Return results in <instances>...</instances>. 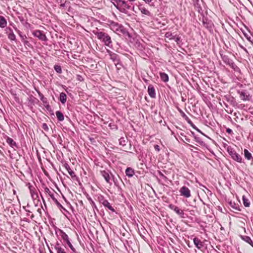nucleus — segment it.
<instances>
[{
	"mask_svg": "<svg viewBox=\"0 0 253 253\" xmlns=\"http://www.w3.org/2000/svg\"><path fill=\"white\" fill-rule=\"evenodd\" d=\"M116 4V7L121 12L127 14L128 10L130 9L131 4L125 0H114Z\"/></svg>",
	"mask_w": 253,
	"mask_h": 253,
	"instance_id": "nucleus-1",
	"label": "nucleus"
},
{
	"mask_svg": "<svg viewBox=\"0 0 253 253\" xmlns=\"http://www.w3.org/2000/svg\"><path fill=\"white\" fill-rule=\"evenodd\" d=\"M97 39L101 41L106 46L110 47L112 43L111 37L107 34L103 32H96L94 33Z\"/></svg>",
	"mask_w": 253,
	"mask_h": 253,
	"instance_id": "nucleus-2",
	"label": "nucleus"
},
{
	"mask_svg": "<svg viewBox=\"0 0 253 253\" xmlns=\"http://www.w3.org/2000/svg\"><path fill=\"white\" fill-rule=\"evenodd\" d=\"M227 151L234 161L240 163L243 162V159L241 156L239 154L237 153L233 148L229 146L227 148Z\"/></svg>",
	"mask_w": 253,
	"mask_h": 253,
	"instance_id": "nucleus-3",
	"label": "nucleus"
},
{
	"mask_svg": "<svg viewBox=\"0 0 253 253\" xmlns=\"http://www.w3.org/2000/svg\"><path fill=\"white\" fill-rule=\"evenodd\" d=\"M109 26L110 29L116 33L123 32V27L118 23L111 21L109 24Z\"/></svg>",
	"mask_w": 253,
	"mask_h": 253,
	"instance_id": "nucleus-4",
	"label": "nucleus"
},
{
	"mask_svg": "<svg viewBox=\"0 0 253 253\" xmlns=\"http://www.w3.org/2000/svg\"><path fill=\"white\" fill-rule=\"evenodd\" d=\"M33 35L42 41H46L47 37L43 31L36 30L33 32Z\"/></svg>",
	"mask_w": 253,
	"mask_h": 253,
	"instance_id": "nucleus-5",
	"label": "nucleus"
},
{
	"mask_svg": "<svg viewBox=\"0 0 253 253\" xmlns=\"http://www.w3.org/2000/svg\"><path fill=\"white\" fill-rule=\"evenodd\" d=\"M29 189L30 194H31L32 199L34 200H39L38 192H39V190H38V189L37 188L35 187V186L31 185H29Z\"/></svg>",
	"mask_w": 253,
	"mask_h": 253,
	"instance_id": "nucleus-6",
	"label": "nucleus"
},
{
	"mask_svg": "<svg viewBox=\"0 0 253 253\" xmlns=\"http://www.w3.org/2000/svg\"><path fill=\"white\" fill-rule=\"evenodd\" d=\"M179 193L181 196L186 198L191 196L190 190L185 186H183L180 188Z\"/></svg>",
	"mask_w": 253,
	"mask_h": 253,
	"instance_id": "nucleus-7",
	"label": "nucleus"
},
{
	"mask_svg": "<svg viewBox=\"0 0 253 253\" xmlns=\"http://www.w3.org/2000/svg\"><path fill=\"white\" fill-rule=\"evenodd\" d=\"M165 37L169 40H173L176 42L179 41L180 39L175 32L172 33L171 32H167L165 34Z\"/></svg>",
	"mask_w": 253,
	"mask_h": 253,
	"instance_id": "nucleus-8",
	"label": "nucleus"
},
{
	"mask_svg": "<svg viewBox=\"0 0 253 253\" xmlns=\"http://www.w3.org/2000/svg\"><path fill=\"white\" fill-rule=\"evenodd\" d=\"M60 236L62 239L67 244L71 249L74 250V248L69 241L68 236L62 230H60Z\"/></svg>",
	"mask_w": 253,
	"mask_h": 253,
	"instance_id": "nucleus-9",
	"label": "nucleus"
},
{
	"mask_svg": "<svg viewBox=\"0 0 253 253\" xmlns=\"http://www.w3.org/2000/svg\"><path fill=\"white\" fill-rule=\"evenodd\" d=\"M148 93L149 96L152 98H156V91L154 87L152 84H149L148 87Z\"/></svg>",
	"mask_w": 253,
	"mask_h": 253,
	"instance_id": "nucleus-10",
	"label": "nucleus"
},
{
	"mask_svg": "<svg viewBox=\"0 0 253 253\" xmlns=\"http://www.w3.org/2000/svg\"><path fill=\"white\" fill-rule=\"evenodd\" d=\"M101 175L104 178L108 183H110V172L108 170H102L100 171Z\"/></svg>",
	"mask_w": 253,
	"mask_h": 253,
	"instance_id": "nucleus-11",
	"label": "nucleus"
},
{
	"mask_svg": "<svg viewBox=\"0 0 253 253\" xmlns=\"http://www.w3.org/2000/svg\"><path fill=\"white\" fill-rule=\"evenodd\" d=\"M64 167L72 178L76 177V175L74 171L71 169L70 166L68 164H64Z\"/></svg>",
	"mask_w": 253,
	"mask_h": 253,
	"instance_id": "nucleus-12",
	"label": "nucleus"
},
{
	"mask_svg": "<svg viewBox=\"0 0 253 253\" xmlns=\"http://www.w3.org/2000/svg\"><path fill=\"white\" fill-rule=\"evenodd\" d=\"M194 245L199 250H201L204 247V243L197 237H195L193 239Z\"/></svg>",
	"mask_w": 253,
	"mask_h": 253,
	"instance_id": "nucleus-13",
	"label": "nucleus"
},
{
	"mask_svg": "<svg viewBox=\"0 0 253 253\" xmlns=\"http://www.w3.org/2000/svg\"><path fill=\"white\" fill-rule=\"evenodd\" d=\"M239 93L240 94V97L241 99V100L243 101H247L250 100V95L248 92L245 91H239Z\"/></svg>",
	"mask_w": 253,
	"mask_h": 253,
	"instance_id": "nucleus-14",
	"label": "nucleus"
},
{
	"mask_svg": "<svg viewBox=\"0 0 253 253\" xmlns=\"http://www.w3.org/2000/svg\"><path fill=\"white\" fill-rule=\"evenodd\" d=\"M178 111L180 114L181 117L184 118L185 121L190 125L192 126L193 123L191 120L189 118V117L184 113V112L181 110L180 109H178Z\"/></svg>",
	"mask_w": 253,
	"mask_h": 253,
	"instance_id": "nucleus-15",
	"label": "nucleus"
},
{
	"mask_svg": "<svg viewBox=\"0 0 253 253\" xmlns=\"http://www.w3.org/2000/svg\"><path fill=\"white\" fill-rule=\"evenodd\" d=\"M244 155L245 159L247 160L253 162V157L252 154L247 149H244Z\"/></svg>",
	"mask_w": 253,
	"mask_h": 253,
	"instance_id": "nucleus-16",
	"label": "nucleus"
},
{
	"mask_svg": "<svg viewBox=\"0 0 253 253\" xmlns=\"http://www.w3.org/2000/svg\"><path fill=\"white\" fill-rule=\"evenodd\" d=\"M102 205L106 208H107L109 210L112 211H115V210L113 207L111 206L110 203L107 200H104L102 202Z\"/></svg>",
	"mask_w": 253,
	"mask_h": 253,
	"instance_id": "nucleus-17",
	"label": "nucleus"
},
{
	"mask_svg": "<svg viewBox=\"0 0 253 253\" xmlns=\"http://www.w3.org/2000/svg\"><path fill=\"white\" fill-rule=\"evenodd\" d=\"M7 25V21L5 18L0 15V27L1 28H5Z\"/></svg>",
	"mask_w": 253,
	"mask_h": 253,
	"instance_id": "nucleus-18",
	"label": "nucleus"
},
{
	"mask_svg": "<svg viewBox=\"0 0 253 253\" xmlns=\"http://www.w3.org/2000/svg\"><path fill=\"white\" fill-rule=\"evenodd\" d=\"M6 141L11 147H17L16 142L12 138L7 137Z\"/></svg>",
	"mask_w": 253,
	"mask_h": 253,
	"instance_id": "nucleus-19",
	"label": "nucleus"
},
{
	"mask_svg": "<svg viewBox=\"0 0 253 253\" xmlns=\"http://www.w3.org/2000/svg\"><path fill=\"white\" fill-rule=\"evenodd\" d=\"M126 174L128 177H130L134 174V171L132 168H127L126 170Z\"/></svg>",
	"mask_w": 253,
	"mask_h": 253,
	"instance_id": "nucleus-20",
	"label": "nucleus"
},
{
	"mask_svg": "<svg viewBox=\"0 0 253 253\" xmlns=\"http://www.w3.org/2000/svg\"><path fill=\"white\" fill-rule=\"evenodd\" d=\"M160 76L161 80L163 82H167L169 81V76L166 73H163V72H161V73H160Z\"/></svg>",
	"mask_w": 253,
	"mask_h": 253,
	"instance_id": "nucleus-21",
	"label": "nucleus"
},
{
	"mask_svg": "<svg viewBox=\"0 0 253 253\" xmlns=\"http://www.w3.org/2000/svg\"><path fill=\"white\" fill-rule=\"evenodd\" d=\"M242 200L244 206L246 207H249L250 206L249 199L245 195H243L242 197Z\"/></svg>",
	"mask_w": 253,
	"mask_h": 253,
	"instance_id": "nucleus-22",
	"label": "nucleus"
},
{
	"mask_svg": "<svg viewBox=\"0 0 253 253\" xmlns=\"http://www.w3.org/2000/svg\"><path fill=\"white\" fill-rule=\"evenodd\" d=\"M59 100L62 103L64 104L66 102V100H67L66 94L64 92H61L60 94Z\"/></svg>",
	"mask_w": 253,
	"mask_h": 253,
	"instance_id": "nucleus-23",
	"label": "nucleus"
},
{
	"mask_svg": "<svg viewBox=\"0 0 253 253\" xmlns=\"http://www.w3.org/2000/svg\"><path fill=\"white\" fill-rule=\"evenodd\" d=\"M242 239L253 247V242L250 237L247 236H242Z\"/></svg>",
	"mask_w": 253,
	"mask_h": 253,
	"instance_id": "nucleus-24",
	"label": "nucleus"
},
{
	"mask_svg": "<svg viewBox=\"0 0 253 253\" xmlns=\"http://www.w3.org/2000/svg\"><path fill=\"white\" fill-rule=\"evenodd\" d=\"M139 9L140 10L141 12L146 15L150 16L151 13L150 12L145 8L144 7L139 6Z\"/></svg>",
	"mask_w": 253,
	"mask_h": 253,
	"instance_id": "nucleus-25",
	"label": "nucleus"
},
{
	"mask_svg": "<svg viewBox=\"0 0 253 253\" xmlns=\"http://www.w3.org/2000/svg\"><path fill=\"white\" fill-rule=\"evenodd\" d=\"M56 117L59 121H63L64 120V117L62 113L59 111H57L55 113Z\"/></svg>",
	"mask_w": 253,
	"mask_h": 253,
	"instance_id": "nucleus-26",
	"label": "nucleus"
},
{
	"mask_svg": "<svg viewBox=\"0 0 253 253\" xmlns=\"http://www.w3.org/2000/svg\"><path fill=\"white\" fill-rule=\"evenodd\" d=\"M55 249L57 252V253H66L64 249L59 246L58 245L55 247Z\"/></svg>",
	"mask_w": 253,
	"mask_h": 253,
	"instance_id": "nucleus-27",
	"label": "nucleus"
},
{
	"mask_svg": "<svg viewBox=\"0 0 253 253\" xmlns=\"http://www.w3.org/2000/svg\"><path fill=\"white\" fill-rule=\"evenodd\" d=\"M54 69L56 71V72L58 73H62V69L60 65H55L54 66Z\"/></svg>",
	"mask_w": 253,
	"mask_h": 253,
	"instance_id": "nucleus-28",
	"label": "nucleus"
},
{
	"mask_svg": "<svg viewBox=\"0 0 253 253\" xmlns=\"http://www.w3.org/2000/svg\"><path fill=\"white\" fill-rule=\"evenodd\" d=\"M174 211L179 215H182L183 214L182 210H180L178 207H176L174 208Z\"/></svg>",
	"mask_w": 253,
	"mask_h": 253,
	"instance_id": "nucleus-29",
	"label": "nucleus"
},
{
	"mask_svg": "<svg viewBox=\"0 0 253 253\" xmlns=\"http://www.w3.org/2000/svg\"><path fill=\"white\" fill-rule=\"evenodd\" d=\"M42 128L45 131L47 132L49 131V127L45 123H43L42 125Z\"/></svg>",
	"mask_w": 253,
	"mask_h": 253,
	"instance_id": "nucleus-30",
	"label": "nucleus"
},
{
	"mask_svg": "<svg viewBox=\"0 0 253 253\" xmlns=\"http://www.w3.org/2000/svg\"><path fill=\"white\" fill-rule=\"evenodd\" d=\"M8 38L10 40H15V35L13 33H10L8 35Z\"/></svg>",
	"mask_w": 253,
	"mask_h": 253,
	"instance_id": "nucleus-31",
	"label": "nucleus"
},
{
	"mask_svg": "<svg viewBox=\"0 0 253 253\" xmlns=\"http://www.w3.org/2000/svg\"><path fill=\"white\" fill-rule=\"evenodd\" d=\"M44 192L45 193L48 194L49 195H50L52 192L47 187L44 188Z\"/></svg>",
	"mask_w": 253,
	"mask_h": 253,
	"instance_id": "nucleus-32",
	"label": "nucleus"
},
{
	"mask_svg": "<svg viewBox=\"0 0 253 253\" xmlns=\"http://www.w3.org/2000/svg\"><path fill=\"white\" fill-rule=\"evenodd\" d=\"M245 36L246 37L247 39L252 44H253V41L251 40V37L249 36L247 34H244Z\"/></svg>",
	"mask_w": 253,
	"mask_h": 253,
	"instance_id": "nucleus-33",
	"label": "nucleus"
},
{
	"mask_svg": "<svg viewBox=\"0 0 253 253\" xmlns=\"http://www.w3.org/2000/svg\"><path fill=\"white\" fill-rule=\"evenodd\" d=\"M49 196L51 197V198L53 200H54V201H55L57 202V200L55 199V197H54V194H53V192H52V193H51L50 194V195H49Z\"/></svg>",
	"mask_w": 253,
	"mask_h": 253,
	"instance_id": "nucleus-34",
	"label": "nucleus"
},
{
	"mask_svg": "<svg viewBox=\"0 0 253 253\" xmlns=\"http://www.w3.org/2000/svg\"><path fill=\"white\" fill-rule=\"evenodd\" d=\"M154 148H155V150L158 152L160 151V146L158 145H155L154 146Z\"/></svg>",
	"mask_w": 253,
	"mask_h": 253,
	"instance_id": "nucleus-35",
	"label": "nucleus"
},
{
	"mask_svg": "<svg viewBox=\"0 0 253 253\" xmlns=\"http://www.w3.org/2000/svg\"><path fill=\"white\" fill-rule=\"evenodd\" d=\"M169 208L172 210H174V208L176 207V206L173 205H170L169 206Z\"/></svg>",
	"mask_w": 253,
	"mask_h": 253,
	"instance_id": "nucleus-36",
	"label": "nucleus"
},
{
	"mask_svg": "<svg viewBox=\"0 0 253 253\" xmlns=\"http://www.w3.org/2000/svg\"><path fill=\"white\" fill-rule=\"evenodd\" d=\"M111 56V59L114 60L115 57H116L117 55L115 53H113V54L110 55Z\"/></svg>",
	"mask_w": 253,
	"mask_h": 253,
	"instance_id": "nucleus-37",
	"label": "nucleus"
},
{
	"mask_svg": "<svg viewBox=\"0 0 253 253\" xmlns=\"http://www.w3.org/2000/svg\"><path fill=\"white\" fill-rule=\"evenodd\" d=\"M240 47H241V48H242V49H243L245 52H248V51H247V49H246L245 47H244V46H242V45H241V46H240Z\"/></svg>",
	"mask_w": 253,
	"mask_h": 253,
	"instance_id": "nucleus-38",
	"label": "nucleus"
},
{
	"mask_svg": "<svg viewBox=\"0 0 253 253\" xmlns=\"http://www.w3.org/2000/svg\"><path fill=\"white\" fill-rule=\"evenodd\" d=\"M146 3H149L152 0H143Z\"/></svg>",
	"mask_w": 253,
	"mask_h": 253,
	"instance_id": "nucleus-39",
	"label": "nucleus"
},
{
	"mask_svg": "<svg viewBox=\"0 0 253 253\" xmlns=\"http://www.w3.org/2000/svg\"><path fill=\"white\" fill-rule=\"evenodd\" d=\"M136 0H127V1L130 2L131 4H132V2H134Z\"/></svg>",
	"mask_w": 253,
	"mask_h": 253,
	"instance_id": "nucleus-40",
	"label": "nucleus"
},
{
	"mask_svg": "<svg viewBox=\"0 0 253 253\" xmlns=\"http://www.w3.org/2000/svg\"><path fill=\"white\" fill-rule=\"evenodd\" d=\"M66 3H62L60 4V7H64L65 6Z\"/></svg>",
	"mask_w": 253,
	"mask_h": 253,
	"instance_id": "nucleus-41",
	"label": "nucleus"
},
{
	"mask_svg": "<svg viewBox=\"0 0 253 253\" xmlns=\"http://www.w3.org/2000/svg\"><path fill=\"white\" fill-rule=\"evenodd\" d=\"M231 131H232V130H231V129H228L227 130V132L228 133H230Z\"/></svg>",
	"mask_w": 253,
	"mask_h": 253,
	"instance_id": "nucleus-42",
	"label": "nucleus"
},
{
	"mask_svg": "<svg viewBox=\"0 0 253 253\" xmlns=\"http://www.w3.org/2000/svg\"><path fill=\"white\" fill-rule=\"evenodd\" d=\"M42 200H43V203H44V200L43 199V197H42Z\"/></svg>",
	"mask_w": 253,
	"mask_h": 253,
	"instance_id": "nucleus-43",
	"label": "nucleus"
},
{
	"mask_svg": "<svg viewBox=\"0 0 253 253\" xmlns=\"http://www.w3.org/2000/svg\"><path fill=\"white\" fill-rule=\"evenodd\" d=\"M161 175H162V176H164V177H166V176H164V175L163 174H161Z\"/></svg>",
	"mask_w": 253,
	"mask_h": 253,
	"instance_id": "nucleus-44",
	"label": "nucleus"
},
{
	"mask_svg": "<svg viewBox=\"0 0 253 253\" xmlns=\"http://www.w3.org/2000/svg\"><path fill=\"white\" fill-rule=\"evenodd\" d=\"M50 253H53V252H52L51 251H50Z\"/></svg>",
	"mask_w": 253,
	"mask_h": 253,
	"instance_id": "nucleus-45",
	"label": "nucleus"
},
{
	"mask_svg": "<svg viewBox=\"0 0 253 253\" xmlns=\"http://www.w3.org/2000/svg\"><path fill=\"white\" fill-rule=\"evenodd\" d=\"M176 253H178L176 252Z\"/></svg>",
	"mask_w": 253,
	"mask_h": 253,
	"instance_id": "nucleus-46",
	"label": "nucleus"
}]
</instances>
